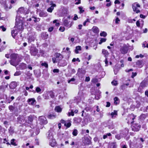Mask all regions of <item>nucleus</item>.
I'll return each instance as SVG.
<instances>
[{
  "instance_id": "nucleus-1",
  "label": "nucleus",
  "mask_w": 148,
  "mask_h": 148,
  "mask_svg": "<svg viewBox=\"0 0 148 148\" xmlns=\"http://www.w3.org/2000/svg\"><path fill=\"white\" fill-rule=\"evenodd\" d=\"M16 24L15 26V29H16L18 31H22L23 29V23L22 19H19V18L16 16Z\"/></svg>"
},
{
  "instance_id": "nucleus-2",
  "label": "nucleus",
  "mask_w": 148,
  "mask_h": 148,
  "mask_svg": "<svg viewBox=\"0 0 148 148\" xmlns=\"http://www.w3.org/2000/svg\"><path fill=\"white\" fill-rule=\"evenodd\" d=\"M49 140V145L52 147H54L56 146V142L55 139L53 138V136L51 133H49L48 136H47Z\"/></svg>"
},
{
  "instance_id": "nucleus-3",
  "label": "nucleus",
  "mask_w": 148,
  "mask_h": 148,
  "mask_svg": "<svg viewBox=\"0 0 148 148\" xmlns=\"http://www.w3.org/2000/svg\"><path fill=\"white\" fill-rule=\"evenodd\" d=\"M29 10L26 7H23L19 8L18 10V12L20 14H26L29 13Z\"/></svg>"
},
{
  "instance_id": "nucleus-4",
  "label": "nucleus",
  "mask_w": 148,
  "mask_h": 148,
  "mask_svg": "<svg viewBox=\"0 0 148 148\" xmlns=\"http://www.w3.org/2000/svg\"><path fill=\"white\" fill-rule=\"evenodd\" d=\"M140 6L138 3H134L132 5V8L134 11L136 12V13H138L140 12V11L138 9L140 8Z\"/></svg>"
},
{
  "instance_id": "nucleus-5",
  "label": "nucleus",
  "mask_w": 148,
  "mask_h": 148,
  "mask_svg": "<svg viewBox=\"0 0 148 148\" xmlns=\"http://www.w3.org/2000/svg\"><path fill=\"white\" fill-rule=\"evenodd\" d=\"M136 116L132 114H129L128 115L127 119H126L128 120L127 123H133L134 122V120Z\"/></svg>"
},
{
  "instance_id": "nucleus-6",
  "label": "nucleus",
  "mask_w": 148,
  "mask_h": 148,
  "mask_svg": "<svg viewBox=\"0 0 148 148\" xmlns=\"http://www.w3.org/2000/svg\"><path fill=\"white\" fill-rule=\"evenodd\" d=\"M38 119L40 121V123L41 125L46 124L47 123L46 118L43 116H39Z\"/></svg>"
},
{
  "instance_id": "nucleus-7",
  "label": "nucleus",
  "mask_w": 148,
  "mask_h": 148,
  "mask_svg": "<svg viewBox=\"0 0 148 148\" xmlns=\"http://www.w3.org/2000/svg\"><path fill=\"white\" fill-rule=\"evenodd\" d=\"M147 86L146 83L145 81H142L140 84L139 87L138 88V91L142 92L143 89Z\"/></svg>"
},
{
  "instance_id": "nucleus-8",
  "label": "nucleus",
  "mask_w": 148,
  "mask_h": 148,
  "mask_svg": "<svg viewBox=\"0 0 148 148\" xmlns=\"http://www.w3.org/2000/svg\"><path fill=\"white\" fill-rule=\"evenodd\" d=\"M30 52L31 55L35 56L38 53V50L36 48L33 47L30 49Z\"/></svg>"
},
{
  "instance_id": "nucleus-9",
  "label": "nucleus",
  "mask_w": 148,
  "mask_h": 148,
  "mask_svg": "<svg viewBox=\"0 0 148 148\" xmlns=\"http://www.w3.org/2000/svg\"><path fill=\"white\" fill-rule=\"evenodd\" d=\"M140 127V125L137 123L133 124L132 127V130L134 131H138Z\"/></svg>"
},
{
  "instance_id": "nucleus-10",
  "label": "nucleus",
  "mask_w": 148,
  "mask_h": 148,
  "mask_svg": "<svg viewBox=\"0 0 148 148\" xmlns=\"http://www.w3.org/2000/svg\"><path fill=\"white\" fill-rule=\"evenodd\" d=\"M128 47L126 45H124L121 47L120 49V51L123 54H126L128 51Z\"/></svg>"
},
{
  "instance_id": "nucleus-11",
  "label": "nucleus",
  "mask_w": 148,
  "mask_h": 148,
  "mask_svg": "<svg viewBox=\"0 0 148 148\" xmlns=\"http://www.w3.org/2000/svg\"><path fill=\"white\" fill-rule=\"evenodd\" d=\"M129 132L128 129L127 128H125L121 131L120 134L123 137H125L128 134Z\"/></svg>"
},
{
  "instance_id": "nucleus-12",
  "label": "nucleus",
  "mask_w": 148,
  "mask_h": 148,
  "mask_svg": "<svg viewBox=\"0 0 148 148\" xmlns=\"http://www.w3.org/2000/svg\"><path fill=\"white\" fill-rule=\"evenodd\" d=\"M17 122L20 124H24L25 123V121L24 118L22 116H19L17 118Z\"/></svg>"
},
{
  "instance_id": "nucleus-13",
  "label": "nucleus",
  "mask_w": 148,
  "mask_h": 148,
  "mask_svg": "<svg viewBox=\"0 0 148 148\" xmlns=\"http://www.w3.org/2000/svg\"><path fill=\"white\" fill-rule=\"evenodd\" d=\"M85 73V71L83 69H79L78 70L77 74L79 76H82L84 75Z\"/></svg>"
},
{
  "instance_id": "nucleus-14",
  "label": "nucleus",
  "mask_w": 148,
  "mask_h": 148,
  "mask_svg": "<svg viewBox=\"0 0 148 148\" xmlns=\"http://www.w3.org/2000/svg\"><path fill=\"white\" fill-rule=\"evenodd\" d=\"M101 92L98 90L95 91V97L96 99L98 100L101 98Z\"/></svg>"
},
{
  "instance_id": "nucleus-15",
  "label": "nucleus",
  "mask_w": 148,
  "mask_h": 148,
  "mask_svg": "<svg viewBox=\"0 0 148 148\" xmlns=\"http://www.w3.org/2000/svg\"><path fill=\"white\" fill-rule=\"evenodd\" d=\"M67 62L65 60H63L59 61L58 62V65L61 66H64L67 65Z\"/></svg>"
},
{
  "instance_id": "nucleus-16",
  "label": "nucleus",
  "mask_w": 148,
  "mask_h": 148,
  "mask_svg": "<svg viewBox=\"0 0 148 148\" xmlns=\"http://www.w3.org/2000/svg\"><path fill=\"white\" fill-rule=\"evenodd\" d=\"M19 32L18 30L16 29H14L13 30H12L11 31V34L12 37L15 39L16 38V36L18 34V33Z\"/></svg>"
},
{
  "instance_id": "nucleus-17",
  "label": "nucleus",
  "mask_w": 148,
  "mask_h": 148,
  "mask_svg": "<svg viewBox=\"0 0 148 148\" xmlns=\"http://www.w3.org/2000/svg\"><path fill=\"white\" fill-rule=\"evenodd\" d=\"M17 86L16 83L14 82H11L9 85V87L10 89H14Z\"/></svg>"
},
{
  "instance_id": "nucleus-18",
  "label": "nucleus",
  "mask_w": 148,
  "mask_h": 148,
  "mask_svg": "<svg viewBox=\"0 0 148 148\" xmlns=\"http://www.w3.org/2000/svg\"><path fill=\"white\" fill-rule=\"evenodd\" d=\"M10 63L11 64L14 66H17L18 64L16 60H14L13 59H11L10 61Z\"/></svg>"
},
{
  "instance_id": "nucleus-19",
  "label": "nucleus",
  "mask_w": 148,
  "mask_h": 148,
  "mask_svg": "<svg viewBox=\"0 0 148 148\" xmlns=\"http://www.w3.org/2000/svg\"><path fill=\"white\" fill-rule=\"evenodd\" d=\"M27 101L29 104L33 105L34 103L36 102V101L34 98H30L28 99Z\"/></svg>"
},
{
  "instance_id": "nucleus-20",
  "label": "nucleus",
  "mask_w": 148,
  "mask_h": 148,
  "mask_svg": "<svg viewBox=\"0 0 148 148\" xmlns=\"http://www.w3.org/2000/svg\"><path fill=\"white\" fill-rule=\"evenodd\" d=\"M84 143L86 145H90L91 143V141L90 139L87 137H85L84 140Z\"/></svg>"
},
{
  "instance_id": "nucleus-21",
  "label": "nucleus",
  "mask_w": 148,
  "mask_h": 148,
  "mask_svg": "<svg viewBox=\"0 0 148 148\" xmlns=\"http://www.w3.org/2000/svg\"><path fill=\"white\" fill-rule=\"evenodd\" d=\"M55 56L56 58H59V59H62L63 58V56L60 53H56L55 54Z\"/></svg>"
},
{
  "instance_id": "nucleus-22",
  "label": "nucleus",
  "mask_w": 148,
  "mask_h": 148,
  "mask_svg": "<svg viewBox=\"0 0 148 148\" xmlns=\"http://www.w3.org/2000/svg\"><path fill=\"white\" fill-rule=\"evenodd\" d=\"M136 65L138 67L141 68L143 66V64L142 61L138 60L136 62Z\"/></svg>"
},
{
  "instance_id": "nucleus-23",
  "label": "nucleus",
  "mask_w": 148,
  "mask_h": 148,
  "mask_svg": "<svg viewBox=\"0 0 148 148\" xmlns=\"http://www.w3.org/2000/svg\"><path fill=\"white\" fill-rule=\"evenodd\" d=\"M73 120L75 123H78L81 122L82 119L81 118L79 117H75L74 118Z\"/></svg>"
},
{
  "instance_id": "nucleus-24",
  "label": "nucleus",
  "mask_w": 148,
  "mask_h": 148,
  "mask_svg": "<svg viewBox=\"0 0 148 148\" xmlns=\"http://www.w3.org/2000/svg\"><path fill=\"white\" fill-rule=\"evenodd\" d=\"M117 145L115 143H111L109 144L108 148H116Z\"/></svg>"
},
{
  "instance_id": "nucleus-25",
  "label": "nucleus",
  "mask_w": 148,
  "mask_h": 148,
  "mask_svg": "<svg viewBox=\"0 0 148 148\" xmlns=\"http://www.w3.org/2000/svg\"><path fill=\"white\" fill-rule=\"evenodd\" d=\"M102 51V53L104 55L106 58L109 54L108 51L107 50L105 49H103Z\"/></svg>"
},
{
  "instance_id": "nucleus-26",
  "label": "nucleus",
  "mask_w": 148,
  "mask_h": 148,
  "mask_svg": "<svg viewBox=\"0 0 148 148\" xmlns=\"http://www.w3.org/2000/svg\"><path fill=\"white\" fill-rule=\"evenodd\" d=\"M20 68L22 70H23L26 68V64L24 63H21L19 66Z\"/></svg>"
},
{
  "instance_id": "nucleus-27",
  "label": "nucleus",
  "mask_w": 148,
  "mask_h": 148,
  "mask_svg": "<svg viewBox=\"0 0 148 148\" xmlns=\"http://www.w3.org/2000/svg\"><path fill=\"white\" fill-rule=\"evenodd\" d=\"M92 29L93 32L95 33H98L99 32V30L98 28L96 26H93Z\"/></svg>"
},
{
  "instance_id": "nucleus-28",
  "label": "nucleus",
  "mask_w": 148,
  "mask_h": 148,
  "mask_svg": "<svg viewBox=\"0 0 148 148\" xmlns=\"http://www.w3.org/2000/svg\"><path fill=\"white\" fill-rule=\"evenodd\" d=\"M117 115V111L116 110H114V112H112L111 114V117L113 118H115Z\"/></svg>"
},
{
  "instance_id": "nucleus-29",
  "label": "nucleus",
  "mask_w": 148,
  "mask_h": 148,
  "mask_svg": "<svg viewBox=\"0 0 148 148\" xmlns=\"http://www.w3.org/2000/svg\"><path fill=\"white\" fill-rule=\"evenodd\" d=\"M56 6V5L55 4H53L49 8L47 9V11L50 12H51L53 9L54 7H55Z\"/></svg>"
},
{
  "instance_id": "nucleus-30",
  "label": "nucleus",
  "mask_w": 148,
  "mask_h": 148,
  "mask_svg": "<svg viewBox=\"0 0 148 148\" xmlns=\"http://www.w3.org/2000/svg\"><path fill=\"white\" fill-rule=\"evenodd\" d=\"M81 47L80 46H76L75 50V53L77 54L79 53V51L81 50Z\"/></svg>"
},
{
  "instance_id": "nucleus-31",
  "label": "nucleus",
  "mask_w": 148,
  "mask_h": 148,
  "mask_svg": "<svg viewBox=\"0 0 148 148\" xmlns=\"http://www.w3.org/2000/svg\"><path fill=\"white\" fill-rule=\"evenodd\" d=\"M28 40L29 42L31 43V42L34 41L35 38L34 36H29Z\"/></svg>"
},
{
  "instance_id": "nucleus-32",
  "label": "nucleus",
  "mask_w": 148,
  "mask_h": 148,
  "mask_svg": "<svg viewBox=\"0 0 148 148\" xmlns=\"http://www.w3.org/2000/svg\"><path fill=\"white\" fill-rule=\"evenodd\" d=\"M55 111L58 112H60L62 110V109L59 106H57L55 108Z\"/></svg>"
},
{
  "instance_id": "nucleus-33",
  "label": "nucleus",
  "mask_w": 148,
  "mask_h": 148,
  "mask_svg": "<svg viewBox=\"0 0 148 148\" xmlns=\"http://www.w3.org/2000/svg\"><path fill=\"white\" fill-rule=\"evenodd\" d=\"M49 95H50L51 98H53L55 96L54 93L52 91H50L48 92Z\"/></svg>"
},
{
  "instance_id": "nucleus-34",
  "label": "nucleus",
  "mask_w": 148,
  "mask_h": 148,
  "mask_svg": "<svg viewBox=\"0 0 148 148\" xmlns=\"http://www.w3.org/2000/svg\"><path fill=\"white\" fill-rule=\"evenodd\" d=\"M8 130L9 133L11 134H12L14 133V130L13 129V127L11 126L10 127Z\"/></svg>"
},
{
  "instance_id": "nucleus-35",
  "label": "nucleus",
  "mask_w": 148,
  "mask_h": 148,
  "mask_svg": "<svg viewBox=\"0 0 148 148\" xmlns=\"http://www.w3.org/2000/svg\"><path fill=\"white\" fill-rule=\"evenodd\" d=\"M114 103L117 105L119 103V99L118 97H116L114 98Z\"/></svg>"
},
{
  "instance_id": "nucleus-36",
  "label": "nucleus",
  "mask_w": 148,
  "mask_h": 148,
  "mask_svg": "<svg viewBox=\"0 0 148 148\" xmlns=\"http://www.w3.org/2000/svg\"><path fill=\"white\" fill-rule=\"evenodd\" d=\"M121 148H127V146L126 145L125 142H122L121 144Z\"/></svg>"
},
{
  "instance_id": "nucleus-37",
  "label": "nucleus",
  "mask_w": 148,
  "mask_h": 148,
  "mask_svg": "<svg viewBox=\"0 0 148 148\" xmlns=\"http://www.w3.org/2000/svg\"><path fill=\"white\" fill-rule=\"evenodd\" d=\"M41 89L38 87H37L36 88V92L39 94L41 93Z\"/></svg>"
},
{
  "instance_id": "nucleus-38",
  "label": "nucleus",
  "mask_w": 148,
  "mask_h": 148,
  "mask_svg": "<svg viewBox=\"0 0 148 148\" xmlns=\"http://www.w3.org/2000/svg\"><path fill=\"white\" fill-rule=\"evenodd\" d=\"M87 119L88 121H91L93 120L94 119L93 118H92L91 116H86V118L85 119Z\"/></svg>"
},
{
  "instance_id": "nucleus-39",
  "label": "nucleus",
  "mask_w": 148,
  "mask_h": 148,
  "mask_svg": "<svg viewBox=\"0 0 148 148\" xmlns=\"http://www.w3.org/2000/svg\"><path fill=\"white\" fill-rule=\"evenodd\" d=\"M15 139H12L10 141L11 144L14 146H16L17 145L16 144V143L15 142Z\"/></svg>"
},
{
  "instance_id": "nucleus-40",
  "label": "nucleus",
  "mask_w": 148,
  "mask_h": 148,
  "mask_svg": "<svg viewBox=\"0 0 148 148\" xmlns=\"http://www.w3.org/2000/svg\"><path fill=\"white\" fill-rule=\"evenodd\" d=\"M146 117V116L145 114H142L139 116V119L141 120H144Z\"/></svg>"
},
{
  "instance_id": "nucleus-41",
  "label": "nucleus",
  "mask_w": 148,
  "mask_h": 148,
  "mask_svg": "<svg viewBox=\"0 0 148 148\" xmlns=\"http://www.w3.org/2000/svg\"><path fill=\"white\" fill-rule=\"evenodd\" d=\"M44 97L45 99H49V94L48 92L45 94L44 95Z\"/></svg>"
},
{
  "instance_id": "nucleus-42",
  "label": "nucleus",
  "mask_w": 148,
  "mask_h": 148,
  "mask_svg": "<svg viewBox=\"0 0 148 148\" xmlns=\"http://www.w3.org/2000/svg\"><path fill=\"white\" fill-rule=\"evenodd\" d=\"M115 138L117 139L118 140H120L121 138L123 137V136H121V135L120 134H117L115 135Z\"/></svg>"
},
{
  "instance_id": "nucleus-43",
  "label": "nucleus",
  "mask_w": 148,
  "mask_h": 148,
  "mask_svg": "<svg viewBox=\"0 0 148 148\" xmlns=\"http://www.w3.org/2000/svg\"><path fill=\"white\" fill-rule=\"evenodd\" d=\"M106 39L105 38H101L100 40V41L99 42V43L100 45H101L103 42H104L106 41Z\"/></svg>"
},
{
  "instance_id": "nucleus-44",
  "label": "nucleus",
  "mask_w": 148,
  "mask_h": 148,
  "mask_svg": "<svg viewBox=\"0 0 148 148\" xmlns=\"http://www.w3.org/2000/svg\"><path fill=\"white\" fill-rule=\"evenodd\" d=\"M78 134V131L76 129H74L72 132L73 135L75 136H76Z\"/></svg>"
},
{
  "instance_id": "nucleus-45",
  "label": "nucleus",
  "mask_w": 148,
  "mask_h": 148,
  "mask_svg": "<svg viewBox=\"0 0 148 148\" xmlns=\"http://www.w3.org/2000/svg\"><path fill=\"white\" fill-rule=\"evenodd\" d=\"M107 34L106 32L103 31L100 33V36H101L104 37H106L107 36Z\"/></svg>"
},
{
  "instance_id": "nucleus-46",
  "label": "nucleus",
  "mask_w": 148,
  "mask_h": 148,
  "mask_svg": "<svg viewBox=\"0 0 148 148\" xmlns=\"http://www.w3.org/2000/svg\"><path fill=\"white\" fill-rule=\"evenodd\" d=\"M55 116L53 114H50L48 116V118L49 119H53L55 118Z\"/></svg>"
},
{
  "instance_id": "nucleus-47",
  "label": "nucleus",
  "mask_w": 148,
  "mask_h": 148,
  "mask_svg": "<svg viewBox=\"0 0 148 148\" xmlns=\"http://www.w3.org/2000/svg\"><path fill=\"white\" fill-rule=\"evenodd\" d=\"M111 135V134L110 133H107L106 134H105L103 136V138L105 139L107 138L108 136H110Z\"/></svg>"
},
{
  "instance_id": "nucleus-48",
  "label": "nucleus",
  "mask_w": 148,
  "mask_h": 148,
  "mask_svg": "<svg viewBox=\"0 0 148 148\" xmlns=\"http://www.w3.org/2000/svg\"><path fill=\"white\" fill-rule=\"evenodd\" d=\"M63 24L65 26L68 27L69 24L68 20L67 19H65L63 22Z\"/></svg>"
},
{
  "instance_id": "nucleus-49",
  "label": "nucleus",
  "mask_w": 148,
  "mask_h": 148,
  "mask_svg": "<svg viewBox=\"0 0 148 148\" xmlns=\"http://www.w3.org/2000/svg\"><path fill=\"white\" fill-rule=\"evenodd\" d=\"M75 79L74 78H72L68 81V83H69L73 84V82L75 81Z\"/></svg>"
},
{
  "instance_id": "nucleus-50",
  "label": "nucleus",
  "mask_w": 148,
  "mask_h": 148,
  "mask_svg": "<svg viewBox=\"0 0 148 148\" xmlns=\"http://www.w3.org/2000/svg\"><path fill=\"white\" fill-rule=\"evenodd\" d=\"M21 72L20 71H17L14 74L15 76H18L21 75Z\"/></svg>"
},
{
  "instance_id": "nucleus-51",
  "label": "nucleus",
  "mask_w": 148,
  "mask_h": 148,
  "mask_svg": "<svg viewBox=\"0 0 148 148\" xmlns=\"http://www.w3.org/2000/svg\"><path fill=\"white\" fill-rule=\"evenodd\" d=\"M11 57V59H13L14 60H16L17 56L16 54H13L12 55Z\"/></svg>"
},
{
  "instance_id": "nucleus-52",
  "label": "nucleus",
  "mask_w": 148,
  "mask_h": 148,
  "mask_svg": "<svg viewBox=\"0 0 148 148\" xmlns=\"http://www.w3.org/2000/svg\"><path fill=\"white\" fill-rule=\"evenodd\" d=\"M71 112H68V115L69 116H73L74 115V112L72 110H70Z\"/></svg>"
},
{
  "instance_id": "nucleus-53",
  "label": "nucleus",
  "mask_w": 148,
  "mask_h": 148,
  "mask_svg": "<svg viewBox=\"0 0 148 148\" xmlns=\"http://www.w3.org/2000/svg\"><path fill=\"white\" fill-rule=\"evenodd\" d=\"M78 8L79 10V13H82L84 12V10H83V8L81 7H79Z\"/></svg>"
},
{
  "instance_id": "nucleus-54",
  "label": "nucleus",
  "mask_w": 148,
  "mask_h": 148,
  "mask_svg": "<svg viewBox=\"0 0 148 148\" xmlns=\"http://www.w3.org/2000/svg\"><path fill=\"white\" fill-rule=\"evenodd\" d=\"M5 88L3 85H1L0 86V90L2 91L3 92H4L5 90Z\"/></svg>"
},
{
  "instance_id": "nucleus-55",
  "label": "nucleus",
  "mask_w": 148,
  "mask_h": 148,
  "mask_svg": "<svg viewBox=\"0 0 148 148\" xmlns=\"http://www.w3.org/2000/svg\"><path fill=\"white\" fill-rule=\"evenodd\" d=\"M112 84L113 85L116 86L118 84L117 81L114 80L112 81Z\"/></svg>"
},
{
  "instance_id": "nucleus-56",
  "label": "nucleus",
  "mask_w": 148,
  "mask_h": 148,
  "mask_svg": "<svg viewBox=\"0 0 148 148\" xmlns=\"http://www.w3.org/2000/svg\"><path fill=\"white\" fill-rule=\"evenodd\" d=\"M98 81V79L96 78H94L92 79V82L93 83L97 82Z\"/></svg>"
},
{
  "instance_id": "nucleus-57",
  "label": "nucleus",
  "mask_w": 148,
  "mask_h": 148,
  "mask_svg": "<svg viewBox=\"0 0 148 148\" xmlns=\"http://www.w3.org/2000/svg\"><path fill=\"white\" fill-rule=\"evenodd\" d=\"M88 22H90V21L89 19L87 18L85 21L83 23V25L84 26H85L86 25V24Z\"/></svg>"
},
{
  "instance_id": "nucleus-58",
  "label": "nucleus",
  "mask_w": 148,
  "mask_h": 148,
  "mask_svg": "<svg viewBox=\"0 0 148 148\" xmlns=\"http://www.w3.org/2000/svg\"><path fill=\"white\" fill-rule=\"evenodd\" d=\"M8 108L9 109L11 112H12L14 109V108L12 106H10Z\"/></svg>"
},
{
  "instance_id": "nucleus-59",
  "label": "nucleus",
  "mask_w": 148,
  "mask_h": 148,
  "mask_svg": "<svg viewBox=\"0 0 148 148\" xmlns=\"http://www.w3.org/2000/svg\"><path fill=\"white\" fill-rule=\"evenodd\" d=\"M41 65L42 66H43L46 68H47L48 67V64L46 62H44L42 63Z\"/></svg>"
},
{
  "instance_id": "nucleus-60",
  "label": "nucleus",
  "mask_w": 148,
  "mask_h": 148,
  "mask_svg": "<svg viewBox=\"0 0 148 148\" xmlns=\"http://www.w3.org/2000/svg\"><path fill=\"white\" fill-rule=\"evenodd\" d=\"M76 61H78V62H80V60L78 58H77V59H76L75 58H73L72 60V61L73 62H75Z\"/></svg>"
},
{
  "instance_id": "nucleus-61",
  "label": "nucleus",
  "mask_w": 148,
  "mask_h": 148,
  "mask_svg": "<svg viewBox=\"0 0 148 148\" xmlns=\"http://www.w3.org/2000/svg\"><path fill=\"white\" fill-rule=\"evenodd\" d=\"M0 28L1 29H2V30L4 32L6 30V29L5 27L3 26H1L0 27Z\"/></svg>"
},
{
  "instance_id": "nucleus-62",
  "label": "nucleus",
  "mask_w": 148,
  "mask_h": 148,
  "mask_svg": "<svg viewBox=\"0 0 148 148\" xmlns=\"http://www.w3.org/2000/svg\"><path fill=\"white\" fill-rule=\"evenodd\" d=\"M120 21V20L119 19V18L117 17L115 20V22L116 24H118L119 23V22Z\"/></svg>"
},
{
  "instance_id": "nucleus-63",
  "label": "nucleus",
  "mask_w": 148,
  "mask_h": 148,
  "mask_svg": "<svg viewBox=\"0 0 148 148\" xmlns=\"http://www.w3.org/2000/svg\"><path fill=\"white\" fill-rule=\"evenodd\" d=\"M40 15H42V16L45 17L47 15V13H44L43 12H41L40 13Z\"/></svg>"
},
{
  "instance_id": "nucleus-64",
  "label": "nucleus",
  "mask_w": 148,
  "mask_h": 148,
  "mask_svg": "<svg viewBox=\"0 0 148 148\" xmlns=\"http://www.w3.org/2000/svg\"><path fill=\"white\" fill-rule=\"evenodd\" d=\"M70 71L71 72V74L74 73L75 72V70L73 69H71Z\"/></svg>"
}]
</instances>
